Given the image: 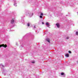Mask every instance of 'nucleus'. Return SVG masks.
I'll return each instance as SVG.
<instances>
[{
  "label": "nucleus",
  "mask_w": 78,
  "mask_h": 78,
  "mask_svg": "<svg viewBox=\"0 0 78 78\" xmlns=\"http://www.w3.org/2000/svg\"><path fill=\"white\" fill-rule=\"evenodd\" d=\"M0 66L2 70V73H5V70H4V69H3V67H4V66L2 64H1Z\"/></svg>",
  "instance_id": "1"
},
{
  "label": "nucleus",
  "mask_w": 78,
  "mask_h": 78,
  "mask_svg": "<svg viewBox=\"0 0 78 78\" xmlns=\"http://www.w3.org/2000/svg\"><path fill=\"white\" fill-rule=\"evenodd\" d=\"M2 47H5V48H6V47H7V45H6V44L5 45L4 44L0 45V48H1Z\"/></svg>",
  "instance_id": "2"
},
{
  "label": "nucleus",
  "mask_w": 78,
  "mask_h": 78,
  "mask_svg": "<svg viewBox=\"0 0 78 78\" xmlns=\"http://www.w3.org/2000/svg\"><path fill=\"white\" fill-rule=\"evenodd\" d=\"M10 23L12 24H13L14 23V20L13 19H12L11 20Z\"/></svg>",
  "instance_id": "3"
},
{
  "label": "nucleus",
  "mask_w": 78,
  "mask_h": 78,
  "mask_svg": "<svg viewBox=\"0 0 78 78\" xmlns=\"http://www.w3.org/2000/svg\"><path fill=\"white\" fill-rule=\"evenodd\" d=\"M45 24L48 27H49V26H50V24H49V23L47 22Z\"/></svg>",
  "instance_id": "4"
},
{
  "label": "nucleus",
  "mask_w": 78,
  "mask_h": 78,
  "mask_svg": "<svg viewBox=\"0 0 78 78\" xmlns=\"http://www.w3.org/2000/svg\"><path fill=\"white\" fill-rule=\"evenodd\" d=\"M61 75H62V77H65V76H66V75L64 74V73H61Z\"/></svg>",
  "instance_id": "5"
},
{
  "label": "nucleus",
  "mask_w": 78,
  "mask_h": 78,
  "mask_svg": "<svg viewBox=\"0 0 78 78\" xmlns=\"http://www.w3.org/2000/svg\"><path fill=\"white\" fill-rule=\"evenodd\" d=\"M40 15H41V16H43V13L41 12L38 13V16H40Z\"/></svg>",
  "instance_id": "6"
},
{
  "label": "nucleus",
  "mask_w": 78,
  "mask_h": 78,
  "mask_svg": "<svg viewBox=\"0 0 78 78\" xmlns=\"http://www.w3.org/2000/svg\"><path fill=\"white\" fill-rule=\"evenodd\" d=\"M17 3L16 2V0L14 1V6H17Z\"/></svg>",
  "instance_id": "7"
},
{
  "label": "nucleus",
  "mask_w": 78,
  "mask_h": 78,
  "mask_svg": "<svg viewBox=\"0 0 78 78\" xmlns=\"http://www.w3.org/2000/svg\"><path fill=\"white\" fill-rule=\"evenodd\" d=\"M56 25L57 26V27L58 28H59V27H60L59 24L58 23H57L56 24Z\"/></svg>",
  "instance_id": "8"
},
{
  "label": "nucleus",
  "mask_w": 78,
  "mask_h": 78,
  "mask_svg": "<svg viewBox=\"0 0 78 78\" xmlns=\"http://www.w3.org/2000/svg\"><path fill=\"white\" fill-rule=\"evenodd\" d=\"M46 41H47V42H49V43H50V39H49L48 38H47L46 39Z\"/></svg>",
  "instance_id": "9"
},
{
  "label": "nucleus",
  "mask_w": 78,
  "mask_h": 78,
  "mask_svg": "<svg viewBox=\"0 0 78 78\" xmlns=\"http://www.w3.org/2000/svg\"><path fill=\"white\" fill-rule=\"evenodd\" d=\"M65 56L66 57H69V54H66L65 55Z\"/></svg>",
  "instance_id": "10"
},
{
  "label": "nucleus",
  "mask_w": 78,
  "mask_h": 78,
  "mask_svg": "<svg viewBox=\"0 0 78 78\" xmlns=\"http://www.w3.org/2000/svg\"><path fill=\"white\" fill-rule=\"evenodd\" d=\"M42 15H40V18H41V19H42L43 18V17H42Z\"/></svg>",
  "instance_id": "11"
},
{
  "label": "nucleus",
  "mask_w": 78,
  "mask_h": 78,
  "mask_svg": "<svg viewBox=\"0 0 78 78\" xmlns=\"http://www.w3.org/2000/svg\"><path fill=\"white\" fill-rule=\"evenodd\" d=\"M76 35L78 36V31L76 32Z\"/></svg>",
  "instance_id": "12"
},
{
  "label": "nucleus",
  "mask_w": 78,
  "mask_h": 78,
  "mask_svg": "<svg viewBox=\"0 0 78 78\" xmlns=\"http://www.w3.org/2000/svg\"><path fill=\"white\" fill-rule=\"evenodd\" d=\"M27 25L28 27H29L30 26V23H28Z\"/></svg>",
  "instance_id": "13"
},
{
  "label": "nucleus",
  "mask_w": 78,
  "mask_h": 78,
  "mask_svg": "<svg viewBox=\"0 0 78 78\" xmlns=\"http://www.w3.org/2000/svg\"><path fill=\"white\" fill-rule=\"evenodd\" d=\"M69 53H72V52H71V51H69Z\"/></svg>",
  "instance_id": "14"
},
{
  "label": "nucleus",
  "mask_w": 78,
  "mask_h": 78,
  "mask_svg": "<svg viewBox=\"0 0 78 78\" xmlns=\"http://www.w3.org/2000/svg\"><path fill=\"white\" fill-rule=\"evenodd\" d=\"M35 63V62H34V61L32 62V63H33V64Z\"/></svg>",
  "instance_id": "15"
},
{
  "label": "nucleus",
  "mask_w": 78,
  "mask_h": 78,
  "mask_svg": "<svg viewBox=\"0 0 78 78\" xmlns=\"http://www.w3.org/2000/svg\"><path fill=\"white\" fill-rule=\"evenodd\" d=\"M66 38V39H69V37H67Z\"/></svg>",
  "instance_id": "16"
},
{
  "label": "nucleus",
  "mask_w": 78,
  "mask_h": 78,
  "mask_svg": "<svg viewBox=\"0 0 78 78\" xmlns=\"http://www.w3.org/2000/svg\"><path fill=\"white\" fill-rule=\"evenodd\" d=\"M42 24H44V22H42Z\"/></svg>",
  "instance_id": "17"
},
{
  "label": "nucleus",
  "mask_w": 78,
  "mask_h": 78,
  "mask_svg": "<svg viewBox=\"0 0 78 78\" xmlns=\"http://www.w3.org/2000/svg\"><path fill=\"white\" fill-rule=\"evenodd\" d=\"M34 28H36V26H34Z\"/></svg>",
  "instance_id": "18"
},
{
  "label": "nucleus",
  "mask_w": 78,
  "mask_h": 78,
  "mask_svg": "<svg viewBox=\"0 0 78 78\" xmlns=\"http://www.w3.org/2000/svg\"><path fill=\"white\" fill-rule=\"evenodd\" d=\"M4 75H6V73H4Z\"/></svg>",
  "instance_id": "19"
},
{
  "label": "nucleus",
  "mask_w": 78,
  "mask_h": 78,
  "mask_svg": "<svg viewBox=\"0 0 78 78\" xmlns=\"http://www.w3.org/2000/svg\"><path fill=\"white\" fill-rule=\"evenodd\" d=\"M30 17H31V16H32V15H31V14H30Z\"/></svg>",
  "instance_id": "20"
},
{
  "label": "nucleus",
  "mask_w": 78,
  "mask_h": 78,
  "mask_svg": "<svg viewBox=\"0 0 78 78\" xmlns=\"http://www.w3.org/2000/svg\"><path fill=\"white\" fill-rule=\"evenodd\" d=\"M16 45H17V43H16Z\"/></svg>",
  "instance_id": "21"
},
{
  "label": "nucleus",
  "mask_w": 78,
  "mask_h": 78,
  "mask_svg": "<svg viewBox=\"0 0 78 78\" xmlns=\"http://www.w3.org/2000/svg\"><path fill=\"white\" fill-rule=\"evenodd\" d=\"M77 14H78V12H77Z\"/></svg>",
  "instance_id": "22"
},
{
  "label": "nucleus",
  "mask_w": 78,
  "mask_h": 78,
  "mask_svg": "<svg viewBox=\"0 0 78 78\" xmlns=\"http://www.w3.org/2000/svg\"><path fill=\"white\" fill-rule=\"evenodd\" d=\"M33 14V13H32V15Z\"/></svg>",
  "instance_id": "23"
}]
</instances>
